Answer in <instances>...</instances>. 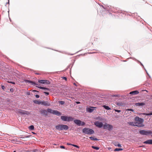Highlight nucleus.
Instances as JSON below:
<instances>
[{
  "label": "nucleus",
  "mask_w": 152,
  "mask_h": 152,
  "mask_svg": "<svg viewBox=\"0 0 152 152\" xmlns=\"http://www.w3.org/2000/svg\"><path fill=\"white\" fill-rule=\"evenodd\" d=\"M39 112L41 114L45 115H47L48 112L58 116H60L61 115V113L58 111L53 110L50 108H48L47 110H40Z\"/></svg>",
  "instance_id": "1"
},
{
  "label": "nucleus",
  "mask_w": 152,
  "mask_h": 152,
  "mask_svg": "<svg viewBox=\"0 0 152 152\" xmlns=\"http://www.w3.org/2000/svg\"><path fill=\"white\" fill-rule=\"evenodd\" d=\"M134 121L136 124V126L142 127L144 126V125L142 124L144 120L142 118L136 116L134 118Z\"/></svg>",
  "instance_id": "2"
},
{
  "label": "nucleus",
  "mask_w": 152,
  "mask_h": 152,
  "mask_svg": "<svg viewBox=\"0 0 152 152\" xmlns=\"http://www.w3.org/2000/svg\"><path fill=\"white\" fill-rule=\"evenodd\" d=\"M82 132L84 134L89 135L93 134L94 132V130L93 129L86 128L83 129Z\"/></svg>",
  "instance_id": "3"
},
{
  "label": "nucleus",
  "mask_w": 152,
  "mask_h": 152,
  "mask_svg": "<svg viewBox=\"0 0 152 152\" xmlns=\"http://www.w3.org/2000/svg\"><path fill=\"white\" fill-rule=\"evenodd\" d=\"M56 129L59 130H67L69 129L68 126L65 125L61 124L57 125L56 126Z\"/></svg>",
  "instance_id": "4"
},
{
  "label": "nucleus",
  "mask_w": 152,
  "mask_h": 152,
  "mask_svg": "<svg viewBox=\"0 0 152 152\" xmlns=\"http://www.w3.org/2000/svg\"><path fill=\"white\" fill-rule=\"evenodd\" d=\"M61 118L64 121L67 122L72 121L74 120V118L72 117L66 116H61Z\"/></svg>",
  "instance_id": "5"
},
{
  "label": "nucleus",
  "mask_w": 152,
  "mask_h": 152,
  "mask_svg": "<svg viewBox=\"0 0 152 152\" xmlns=\"http://www.w3.org/2000/svg\"><path fill=\"white\" fill-rule=\"evenodd\" d=\"M103 129H107L109 131L112 130L113 129V126L107 123L105 124L103 126Z\"/></svg>",
  "instance_id": "6"
},
{
  "label": "nucleus",
  "mask_w": 152,
  "mask_h": 152,
  "mask_svg": "<svg viewBox=\"0 0 152 152\" xmlns=\"http://www.w3.org/2000/svg\"><path fill=\"white\" fill-rule=\"evenodd\" d=\"M140 133L143 135H148L152 134V131H146L145 130H142L139 131Z\"/></svg>",
  "instance_id": "7"
},
{
  "label": "nucleus",
  "mask_w": 152,
  "mask_h": 152,
  "mask_svg": "<svg viewBox=\"0 0 152 152\" xmlns=\"http://www.w3.org/2000/svg\"><path fill=\"white\" fill-rule=\"evenodd\" d=\"M74 122L78 126H83L85 124V123L79 120L76 119L74 121Z\"/></svg>",
  "instance_id": "8"
},
{
  "label": "nucleus",
  "mask_w": 152,
  "mask_h": 152,
  "mask_svg": "<svg viewBox=\"0 0 152 152\" xmlns=\"http://www.w3.org/2000/svg\"><path fill=\"white\" fill-rule=\"evenodd\" d=\"M94 125L97 127L101 128L103 126V124L101 122L96 121L94 122Z\"/></svg>",
  "instance_id": "9"
},
{
  "label": "nucleus",
  "mask_w": 152,
  "mask_h": 152,
  "mask_svg": "<svg viewBox=\"0 0 152 152\" xmlns=\"http://www.w3.org/2000/svg\"><path fill=\"white\" fill-rule=\"evenodd\" d=\"M38 82L39 83L43 84H48L50 83L49 81L47 80H39Z\"/></svg>",
  "instance_id": "10"
},
{
  "label": "nucleus",
  "mask_w": 152,
  "mask_h": 152,
  "mask_svg": "<svg viewBox=\"0 0 152 152\" xmlns=\"http://www.w3.org/2000/svg\"><path fill=\"white\" fill-rule=\"evenodd\" d=\"M17 112L21 115L27 114V113H28L26 111L22 110L20 109L17 110Z\"/></svg>",
  "instance_id": "11"
},
{
  "label": "nucleus",
  "mask_w": 152,
  "mask_h": 152,
  "mask_svg": "<svg viewBox=\"0 0 152 152\" xmlns=\"http://www.w3.org/2000/svg\"><path fill=\"white\" fill-rule=\"evenodd\" d=\"M139 93V92L138 91H134L130 92L129 94L132 95H136Z\"/></svg>",
  "instance_id": "12"
},
{
  "label": "nucleus",
  "mask_w": 152,
  "mask_h": 152,
  "mask_svg": "<svg viewBox=\"0 0 152 152\" xmlns=\"http://www.w3.org/2000/svg\"><path fill=\"white\" fill-rule=\"evenodd\" d=\"M144 144H152V140H148L143 142Z\"/></svg>",
  "instance_id": "13"
},
{
  "label": "nucleus",
  "mask_w": 152,
  "mask_h": 152,
  "mask_svg": "<svg viewBox=\"0 0 152 152\" xmlns=\"http://www.w3.org/2000/svg\"><path fill=\"white\" fill-rule=\"evenodd\" d=\"M128 124L130 125L134 126H136V124L135 122H128Z\"/></svg>",
  "instance_id": "14"
},
{
  "label": "nucleus",
  "mask_w": 152,
  "mask_h": 152,
  "mask_svg": "<svg viewBox=\"0 0 152 152\" xmlns=\"http://www.w3.org/2000/svg\"><path fill=\"white\" fill-rule=\"evenodd\" d=\"M42 104L45 106H49L50 104H49L47 102H43L42 103Z\"/></svg>",
  "instance_id": "15"
},
{
  "label": "nucleus",
  "mask_w": 152,
  "mask_h": 152,
  "mask_svg": "<svg viewBox=\"0 0 152 152\" xmlns=\"http://www.w3.org/2000/svg\"><path fill=\"white\" fill-rule=\"evenodd\" d=\"M26 81L28 83H31L32 85H38V84H37L35 83L31 80H27Z\"/></svg>",
  "instance_id": "16"
},
{
  "label": "nucleus",
  "mask_w": 152,
  "mask_h": 152,
  "mask_svg": "<svg viewBox=\"0 0 152 152\" xmlns=\"http://www.w3.org/2000/svg\"><path fill=\"white\" fill-rule=\"evenodd\" d=\"M94 110V109H93V107H91V108H88L87 109V111L89 112V113H91L92 112L93 110Z\"/></svg>",
  "instance_id": "17"
},
{
  "label": "nucleus",
  "mask_w": 152,
  "mask_h": 152,
  "mask_svg": "<svg viewBox=\"0 0 152 152\" xmlns=\"http://www.w3.org/2000/svg\"><path fill=\"white\" fill-rule=\"evenodd\" d=\"M36 86L40 89H45V90H48V91H49L50 90V89L49 88H46L45 87H41V86Z\"/></svg>",
  "instance_id": "18"
},
{
  "label": "nucleus",
  "mask_w": 152,
  "mask_h": 152,
  "mask_svg": "<svg viewBox=\"0 0 152 152\" xmlns=\"http://www.w3.org/2000/svg\"><path fill=\"white\" fill-rule=\"evenodd\" d=\"M136 105H137V106H143V105H145V103H144L143 102L137 103H136Z\"/></svg>",
  "instance_id": "19"
},
{
  "label": "nucleus",
  "mask_w": 152,
  "mask_h": 152,
  "mask_svg": "<svg viewBox=\"0 0 152 152\" xmlns=\"http://www.w3.org/2000/svg\"><path fill=\"white\" fill-rule=\"evenodd\" d=\"M103 107L105 109H106L109 110H110V108L108 106H106V105H104L103 106Z\"/></svg>",
  "instance_id": "20"
},
{
  "label": "nucleus",
  "mask_w": 152,
  "mask_h": 152,
  "mask_svg": "<svg viewBox=\"0 0 152 152\" xmlns=\"http://www.w3.org/2000/svg\"><path fill=\"white\" fill-rule=\"evenodd\" d=\"M89 138L92 140H98V139L96 138H95L94 137H90Z\"/></svg>",
  "instance_id": "21"
},
{
  "label": "nucleus",
  "mask_w": 152,
  "mask_h": 152,
  "mask_svg": "<svg viewBox=\"0 0 152 152\" xmlns=\"http://www.w3.org/2000/svg\"><path fill=\"white\" fill-rule=\"evenodd\" d=\"M33 102L34 103L37 104H40L41 103L40 102L37 100H34Z\"/></svg>",
  "instance_id": "22"
},
{
  "label": "nucleus",
  "mask_w": 152,
  "mask_h": 152,
  "mask_svg": "<svg viewBox=\"0 0 152 152\" xmlns=\"http://www.w3.org/2000/svg\"><path fill=\"white\" fill-rule=\"evenodd\" d=\"M91 147L93 149L96 150H98L99 149V147H96L94 146H91Z\"/></svg>",
  "instance_id": "23"
},
{
  "label": "nucleus",
  "mask_w": 152,
  "mask_h": 152,
  "mask_svg": "<svg viewBox=\"0 0 152 152\" xmlns=\"http://www.w3.org/2000/svg\"><path fill=\"white\" fill-rule=\"evenodd\" d=\"M116 146H118V147H121V145L120 144L118 143V142H116L114 144Z\"/></svg>",
  "instance_id": "24"
},
{
  "label": "nucleus",
  "mask_w": 152,
  "mask_h": 152,
  "mask_svg": "<svg viewBox=\"0 0 152 152\" xmlns=\"http://www.w3.org/2000/svg\"><path fill=\"white\" fill-rule=\"evenodd\" d=\"M123 149L122 148H116L115 150L114 151H122Z\"/></svg>",
  "instance_id": "25"
},
{
  "label": "nucleus",
  "mask_w": 152,
  "mask_h": 152,
  "mask_svg": "<svg viewBox=\"0 0 152 152\" xmlns=\"http://www.w3.org/2000/svg\"><path fill=\"white\" fill-rule=\"evenodd\" d=\"M29 129L31 130H33L34 129V126L33 125L30 126H29Z\"/></svg>",
  "instance_id": "26"
},
{
  "label": "nucleus",
  "mask_w": 152,
  "mask_h": 152,
  "mask_svg": "<svg viewBox=\"0 0 152 152\" xmlns=\"http://www.w3.org/2000/svg\"><path fill=\"white\" fill-rule=\"evenodd\" d=\"M144 115H147V116L152 115V112L151 113H144Z\"/></svg>",
  "instance_id": "27"
},
{
  "label": "nucleus",
  "mask_w": 152,
  "mask_h": 152,
  "mask_svg": "<svg viewBox=\"0 0 152 152\" xmlns=\"http://www.w3.org/2000/svg\"><path fill=\"white\" fill-rule=\"evenodd\" d=\"M59 103L61 104H64L65 103V102L64 101H60L59 102Z\"/></svg>",
  "instance_id": "28"
},
{
  "label": "nucleus",
  "mask_w": 152,
  "mask_h": 152,
  "mask_svg": "<svg viewBox=\"0 0 152 152\" xmlns=\"http://www.w3.org/2000/svg\"><path fill=\"white\" fill-rule=\"evenodd\" d=\"M72 145L75 147L78 148H79V147L77 145H74V144H72Z\"/></svg>",
  "instance_id": "29"
},
{
  "label": "nucleus",
  "mask_w": 152,
  "mask_h": 152,
  "mask_svg": "<svg viewBox=\"0 0 152 152\" xmlns=\"http://www.w3.org/2000/svg\"><path fill=\"white\" fill-rule=\"evenodd\" d=\"M115 111L116 112H118V113H120L121 112V110H115Z\"/></svg>",
  "instance_id": "30"
},
{
  "label": "nucleus",
  "mask_w": 152,
  "mask_h": 152,
  "mask_svg": "<svg viewBox=\"0 0 152 152\" xmlns=\"http://www.w3.org/2000/svg\"><path fill=\"white\" fill-rule=\"evenodd\" d=\"M44 93L45 94L46 96H47L49 94V93L48 92H44Z\"/></svg>",
  "instance_id": "31"
},
{
  "label": "nucleus",
  "mask_w": 152,
  "mask_h": 152,
  "mask_svg": "<svg viewBox=\"0 0 152 152\" xmlns=\"http://www.w3.org/2000/svg\"><path fill=\"white\" fill-rule=\"evenodd\" d=\"M35 96L36 97V98H39V95H37V94L36 95H35Z\"/></svg>",
  "instance_id": "32"
},
{
  "label": "nucleus",
  "mask_w": 152,
  "mask_h": 152,
  "mask_svg": "<svg viewBox=\"0 0 152 152\" xmlns=\"http://www.w3.org/2000/svg\"><path fill=\"white\" fill-rule=\"evenodd\" d=\"M144 113H139L138 114L139 115H144Z\"/></svg>",
  "instance_id": "33"
},
{
  "label": "nucleus",
  "mask_w": 152,
  "mask_h": 152,
  "mask_svg": "<svg viewBox=\"0 0 152 152\" xmlns=\"http://www.w3.org/2000/svg\"><path fill=\"white\" fill-rule=\"evenodd\" d=\"M60 148H63V149H64L65 148V147L64 146H60Z\"/></svg>",
  "instance_id": "34"
},
{
  "label": "nucleus",
  "mask_w": 152,
  "mask_h": 152,
  "mask_svg": "<svg viewBox=\"0 0 152 152\" xmlns=\"http://www.w3.org/2000/svg\"><path fill=\"white\" fill-rule=\"evenodd\" d=\"M62 78L64 80H66V78L65 77H62Z\"/></svg>",
  "instance_id": "35"
},
{
  "label": "nucleus",
  "mask_w": 152,
  "mask_h": 152,
  "mask_svg": "<svg viewBox=\"0 0 152 152\" xmlns=\"http://www.w3.org/2000/svg\"><path fill=\"white\" fill-rule=\"evenodd\" d=\"M1 88L2 89H4L5 88V87L4 86H1Z\"/></svg>",
  "instance_id": "36"
},
{
  "label": "nucleus",
  "mask_w": 152,
  "mask_h": 152,
  "mask_svg": "<svg viewBox=\"0 0 152 152\" xmlns=\"http://www.w3.org/2000/svg\"><path fill=\"white\" fill-rule=\"evenodd\" d=\"M128 112L129 111H133V110L132 109H129L128 110Z\"/></svg>",
  "instance_id": "37"
},
{
  "label": "nucleus",
  "mask_w": 152,
  "mask_h": 152,
  "mask_svg": "<svg viewBox=\"0 0 152 152\" xmlns=\"http://www.w3.org/2000/svg\"><path fill=\"white\" fill-rule=\"evenodd\" d=\"M139 63H140V64L141 66H143V67H144L143 65L142 64L141 62H139Z\"/></svg>",
  "instance_id": "38"
},
{
  "label": "nucleus",
  "mask_w": 152,
  "mask_h": 152,
  "mask_svg": "<svg viewBox=\"0 0 152 152\" xmlns=\"http://www.w3.org/2000/svg\"><path fill=\"white\" fill-rule=\"evenodd\" d=\"M116 96V97H118V96H119L118 95H114L113 96Z\"/></svg>",
  "instance_id": "39"
},
{
  "label": "nucleus",
  "mask_w": 152,
  "mask_h": 152,
  "mask_svg": "<svg viewBox=\"0 0 152 152\" xmlns=\"http://www.w3.org/2000/svg\"><path fill=\"white\" fill-rule=\"evenodd\" d=\"M76 103L77 104H79L80 103V102H76Z\"/></svg>",
  "instance_id": "40"
},
{
  "label": "nucleus",
  "mask_w": 152,
  "mask_h": 152,
  "mask_svg": "<svg viewBox=\"0 0 152 152\" xmlns=\"http://www.w3.org/2000/svg\"><path fill=\"white\" fill-rule=\"evenodd\" d=\"M67 145H72V144H70V143H67Z\"/></svg>",
  "instance_id": "41"
},
{
  "label": "nucleus",
  "mask_w": 152,
  "mask_h": 152,
  "mask_svg": "<svg viewBox=\"0 0 152 152\" xmlns=\"http://www.w3.org/2000/svg\"><path fill=\"white\" fill-rule=\"evenodd\" d=\"M30 137V136H27L25 137L28 138V137Z\"/></svg>",
  "instance_id": "42"
},
{
  "label": "nucleus",
  "mask_w": 152,
  "mask_h": 152,
  "mask_svg": "<svg viewBox=\"0 0 152 152\" xmlns=\"http://www.w3.org/2000/svg\"><path fill=\"white\" fill-rule=\"evenodd\" d=\"M13 89L12 88H11L10 89V91H13Z\"/></svg>",
  "instance_id": "43"
},
{
  "label": "nucleus",
  "mask_w": 152,
  "mask_h": 152,
  "mask_svg": "<svg viewBox=\"0 0 152 152\" xmlns=\"http://www.w3.org/2000/svg\"><path fill=\"white\" fill-rule=\"evenodd\" d=\"M10 83H12L13 84H15V83H14V82H10Z\"/></svg>",
  "instance_id": "44"
},
{
  "label": "nucleus",
  "mask_w": 152,
  "mask_h": 152,
  "mask_svg": "<svg viewBox=\"0 0 152 152\" xmlns=\"http://www.w3.org/2000/svg\"><path fill=\"white\" fill-rule=\"evenodd\" d=\"M147 74L148 75H149L148 74V72H147Z\"/></svg>",
  "instance_id": "45"
},
{
  "label": "nucleus",
  "mask_w": 152,
  "mask_h": 152,
  "mask_svg": "<svg viewBox=\"0 0 152 152\" xmlns=\"http://www.w3.org/2000/svg\"><path fill=\"white\" fill-rule=\"evenodd\" d=\"M74 85H75V86H76V84L75 83H74Z\"/></svg>",
  "instance_id": "46"
},
{
  "label": "nucleus",
  "mask_w": 152,
  "mask_h": 152,
  "mask_svg": "<svg viewBox=\"0 0 152 152\" xmlns=\"http://www.w3.org/2000/svg\"><path fill=\"white\" fill-rule=\"evenodd\" d=\"M36 91V92H38L37 91Z\"/></svg>",
  "instance_id": "47"
},
{
  "label": "nucleus",
  "mask_w": 152,
  "mask_h": 152,
  "mask_svg": "<svg viewBox=\"0 0 152 152\" xmlns=\"http://www.w3.org/2000/svg\"><path fill=\"white\" fill-rule=\"evenodd\" d=\"M21 138H24V137H21Z\"/></svg>",
  "instance_id": "48"
},
{
  "label": "nucleus",
  "mask_w": 152,
  "mask_h": 152,
  "mask_svg": "<svg viewBox=\"0 0 152 152\" xmlns=\"http://www.w3.org/2000/svg\"><path fill=\"white\" fill-rule=\"evenodd\" d=\"M33 152H36V151H33Z\"/></svg>",
  "instance_id": "49"
},
{
  "label": "nucleus",
  "mask_w": 152,
  "mask_h": 152,
  "mask_svg": "<svg viewBox=\"0 0 152 152\" xmlns=\"http://www.w3.org/2000/svg\"><path fill=\"white\" fill-rule=\"evenodd\" d=\"M13 152H16L15 151H14Z\"/></svg>",
  "instance_id": "50"
},
{
  "label": "nucleus",
  "mask_w": 152,
  "mask_h": 152,
  "mask_svg": "<svg viewBox=\"0 0 152 152\" xmlns=\"http://www.w3.org/2000/svg\"><path fill=\"white\" fill-rule=\"evenodd\" d=\"M151 136H152V135H151Z\"/></svg>",
  "instance_id": "51"
}]
</instances>
